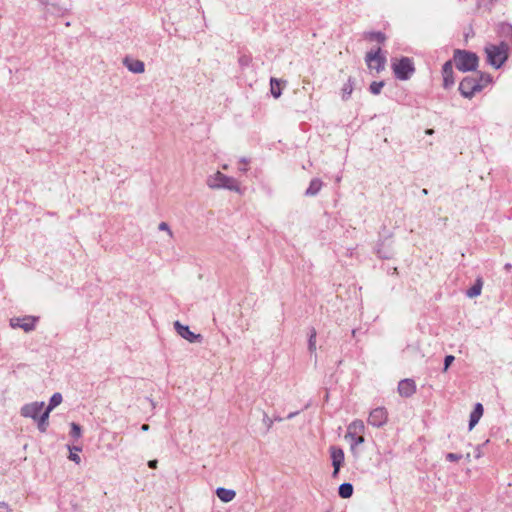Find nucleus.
Here are the masks:
<instances>
[{
	"label": "nucleus",
	"instance_id": "1",
	"mask_svg": "<svg viewBox=\"0 0 512 512\" xmlns=\"http://www.w3.org/2000/svg\"><path fill=\"white\" fill-rule=\"evenodd\" d=\"M206 184L211 189H226L236 193H242L240 183L235 178L227 176L220 171L208 176Z\"/></svg>",
	"mask_w": 512,
	"mask_h": 512
},
{
	"label": "nucleus",
	"instance_id": "2",
	"mask_svg": "<svg viewBox=\"0 0 512 512\" xmlns=\"http://www.w3.org/2000/svg\"><path fill=\"white\" fill-rule=\"evenodd\" d=\"M453 61L459 71H474L478 67V56L470 51L456 49L453 55Z\"/></svg>",
	"mask_w": 512,
	"mask_h": 512
},
{
	"label": "nucleus",
	"instance_id": "3",
	"mask_svg": "<svg viewBox=\"0 0 512 512\" xmlns=\"http://www.w3.org/2000/svg\"><path fill=\"white\" fill-rule=\"evenodd\" d=\"M484 50L487 56V62L496 69L500 68L507 60L508 46L504 42L498 45L487 44Z\"/></svg>",
	"mask_w": 512,
	"mask_h": 512
},
{
	"label": "nucleus",
	"instance_id": "4",
	"mask_svg": "<svg viewBox=\"0 0 512 512\" xmlns=\"http://www.w3.org/2000/svg\"><path fill=\"white\" fill-rule=\"evenodd\" d=\"M365 425L360 419L352 421L347 427L345 438L350 441L351 450L365 442L364 438Z\"/></svg>",
	"mask_w": 512,
	"mask_h": 512
},
{
	"label": "nucleus",
	"instance_id": "5",
	"mask_svg": "<svg viewBox=\"0 0 512 512\" xmlns=\"http://www.w3.org/2000/svg\"><path fill=\"white\" fill-rule=\"evenodd\" d=\"M392 70L397 79L408 80L413 75L415 68L410 58L403 57L399 60H392Z\"/></svg>",
	"mask_w": 512,
	"mask_h": 512
},
{
	"label": "nucleus",
	"instance_id": "6",
	"mask_svg": "<svg viewBox=\"0 0 512 512\" xmlns=\"http://www.w3.org/2000/svg\"><path fill=\"white\" fill-rule=\"evenodd\" d=\"M483 88L484 85L475 77H465L459 85V91L465 98H472L476 92Z\"/></svg>",
	"mask_w": 512,
	"mask_h": 512
},
{
	"label": "nucleus",
	"instance_id": "7",
	"mask_svg": "<svg viewBox=\"0 0 512 512\" xmlns=\"http://www.w3.org/2000/svg\"><path fill=\"white\" fill-rule=\"evenodd\" d=\"M366 64L371 71L381 72L385 68L386 57L381 54V49L369 51L365 57Z\"/></svg>",
	"mask_w": 512,
	"mask_h": 512
},
{
	"label": "nucleus",
	"instance_id": "8",
	"mask_svg": "<svg viewBox=\"0 0 512 512\" xmlns=\"http://www.w3.org/2000/svg\"><path fill=\"white\" fill-rule=\"evenodd\" d=\"M37 320L38 317L34 316L15 317L10 319V326L12 328H21L25 332H31L35 329Z\"/></svg>",
	"mask_w": 512,
	"mask_h": 512
},
{
	"label": "nucleus",
	"instance_id": "9",
	"mask_svg": "<svg viewBox=\"0 0 512 512\" xmlns=\"http://www.w3.org/2000/svg\"><path fill=\"white\" fill-rule=\"evenodd\" d=\"M388 413L385 408L377 407L373 409L368 417V423L374 427H382L387 423Z\"/></svg>",
	"mask_w": 512,
	"mask_h": 512
},
{
	"label": "nucleus",
	"instance_id": "10",
	"mask_svg": "<svg viewBox=\"0 0 512 512\" xmlns=\"http://www.w3.org/2000/svg\"><path fill=\"white\" fill-rule=\"evenodd\" d=\"M44 405V402L38 401L25 404L21 407L20 414L25 418H31L36 421L39 414L42 412Z\"/></svg>",
	"mask_w": 512,
	"mask_h": 512
},
{
	"label": "nucleus",
	"instance_id": "11",
	"mask_svg": "<svg viewBox=\"0 0 512 512\" xmlns=\"http://www.w3.org/2000/svg\"><path fill=\"white\" fill-rule=\"evenodd\" d=\"M330 456H331L332 466H333L332 476L337 477L339 470L344 463V459H345L344 451L340 447L331 446L330 447Z\"/></svg>",
	"mask_w": 512,
	"mask_h": 512
},
{
	"label": "nucleus",
	"instance_id": "12",
	"mask_svg": "<svg viewBox=\"0 0 512 512\" xmlns=\"http://www.w3.org/2000/svg\"><path fill=\"white\" fill-rule=\"evenodd\" d=\"M174 328L183 339L189 341L190 343L200 342L202 339L201 334H195L194 332L190 331L188 326L181 324L179 321L174 322Z\"/></svg>",
	"mask_w": 512,
	"mask_h": 512
},
{
	"label": "nucleus",
	"instance_id": "13",
	"mask_svg": "<svg viewBox=\"0 0 512 512\" xmlns=\"http://www.w3.org/2000/svg\"><path fill=\"white\" fill-rule=\"evenodd\" d=\"M453 64L452 61L449 60L444 63L442 67V76H443V86L444 88H449L454 85V76H453Z\"/></svg>",
	"mask_w": 512,
	"mask_h": 512
},
{
	"label": "nucleus",
	"instance_id": "14",
	"mask_svg": "<svg viewBox=\"0 0 512 512\" xmlns=\"http://www.w3.org/2000/svg\"><path fill=\"white\" fill-rule=\"evenodd\" d=\"M415 391L416 385L412 379H403L398 384V392L403 397H410Z\"/></svg>",
	"mask_w": 512,
	"mask_h": 512
},
{
	"label": "nucleus",
	"instance_id": "15",
	"mask_svg": "<svg viewBox=\"0 0 512 512\" xmlns=\"http://www.w3.org/2000/svg\"><path fill=\"white\" fill-rule=\"evenodd\" d=\"M123 64L132 73L141 74L145 71L144 62L141 60L126 57L123 60Z\"/></svg>",
	"mask_w": 512,
	"mask_h": 512
},
{
	"label": "nucleus",
	"instance_id": "16",
	"mask_svg": "<svg viewBox=\"0 0 512 512\" xmlns=\"http://www.w3.org/2000/svg\"><path fill=\"white\" fill-rule=\"evenodd\" d=\"M217 497L225 503L231 502L236 497V492L232 489L219 487L216 489Z\"/></svg>",
	"mask_w": 512,
	"mask_h": 512
},
{
	"label": "nucleus",
	"instance_id": "17",
	"mask_svg": "<svg viewBox=\"0 0 512 512\" xmlns=\"http://www.w3.org/2000/svg\"><path fill=\"white\" fill-rule=\"evenodd\" d=\"M482 415H483V406H482V404L477 403L474 407V410L470 414L469 430H472L474 428V426L479 422Z\"/></svg>",
	"mask_w": 512,
	"mask_h": 512
},
{
	"label": "nucleus",
	"instance_id": "18",
	"mask_svg": "<svg viewBox=\"0 0 512 512\" xmlns=\"http://www.w3.org/2000/svg\"><path fill=\"white\" fill-rule=\"evenodd\" d=\"M323 186V182L319 178H314L310 181L309 187L305 191L308 197L316 196Z\"/></svg>",
	"mask_w": 512,
	"mask_h": 512
},
{
	"label": "nucleus",
	"instance_id": "19",
	"mask_svg": "<svg viewBox=\"0 0 512 512\" xmlns=\"http://www.w3.org/2000/svg\"><path fill=\"white\" fill-rule=\"evenodd\" d=\"M482 287H483V280L481 277H478L476 279L474 285L466 291V296L469 298H475V297L479 296L481 294Z\"/></svg>",
	"mask_w": 512,
	"mask_h": 512
},
{
	"label": "nucleus",
	"instance_id": "20",
	"mask_svg": "<svg viewBox=\"0 0 512 512\" xmlns=\"http://www.w3.org/2000/svg\"><path fill=\"white\" fill-rule=\"evenodd\" d=\"M50 413L51 412H48V409L46 408L44 412L39 414L36 422H37V427L40 432H46L48 425H49L48 419H49Z\"/></svg>",
	"mask_w": 512,
	"mask_h": 512
},
{
	"label": "nucleus",
	"instance_id": "21",
	"mask_svg": "<svg viewBox=\"0 0 512 512\" xmlns=\"http://www.w3.org/2000/svg\"><path fill=\"white\" fill-rule=\"evenodd\" d=\"M338 492L340 497L344 499L350 498L353 494V486L350 483H343L339 486Z\"/></svg>",
	"mask_w": 512,
	"mask_h": 512
},
{
	"label": "nucleus",
	"instance_id": "22",
	"mask_svg": "<svg viewBox=\"0 0 512 512\" xmlns=\"http://www.w3.org/2000/svg\"><path fill=\"white\" fill-rule=\"evenodd\" d=\"M270 91L274 98L281 96L280 81L277 78H271Z\"/></svg>",
	"mask_w": 512,
	"mask_h": 512
},
{
	"label": "nucleus",
	"instance_id": "23",
	"mask_svg": "<svg viewBox=\"0 0 512 512\" xmlns=\"http://www.w3.org/2000/svg\"><path fill=\"white\" fill-rule=\"evenodd\" d=\"M63 398L60 393H54L49 401V404L47 406L48 412H51L54 408H56L58 405L61 404Z\"/></svg>",
	"mask_w": 512,
	"mask_h": 512
},
{
	"label": "nucleus",
	"instance_id": "24",
	"mask_svg": "<svg viewBox=\"0 0 512 512\" xmlns=\"http://www.w3.org/2000/svg\"><path fill=\"white\" fill-rule=\"evenodd\" d=\"M352 92H353V82H352L351 78H349L347 83H345L342 88V98L344 100L348 99L350 97V95L352 94Z\"/></svg>",
	"mask_w": 512,
	"mask_h": 512
},
{
	"label": "nucleus",
	"instance_id": "25",
	"mask_svg": "<svg viewBox=\"0 0 512 512\" xmlns=\"http://www.w3.org/2000/svg\"><path fill=\"white\" fill-rule=\"evenodd\" d=\"M69 450H70V455H69V459L73 462H75L76 464H79L80 461H81V458L80 456L78 455L77 452H79L81 449L79 447H70L69 446Z\"/></svg>",
	"mask_w": 512,
	"mask_h": 512
},
{
	"label": "nucleus",
	"instance_id": "26",
	"mask_svg": "<svg viewBox=\"0 0 512 512\" xmlns=\"http://www.w3.org/2000/svg\"><path fill=\"white\" fill-rule=\"evenodd\" d=\"M308 348L311 352L316 350V330L314 328L311 329L308 341Z\"/></svg>",
	"mask_w": 512,
	"mask_h": 512
},
{
	"label": "nucleus",
	"instance_id": "27",
	"mask_svg": "<svg viewBox=\"0 0 512 512\" xmlns=\"http://www.w3.org/2000/svg\"><path fill=\"white\" fill-rule=\"evenodd\" d=\"M384 87V82L383 81H374L371 83L370 85V91L372 94L374 95H378L380 92H381V89Z\"/></svg>",
	"mask_w": 512,
	"mask_h": 512
},
{
	"label": "nucleus",
	"instance_id": "28",
	"mask_svg": "<svg viewBox=\"0 0 512 512\" xmlns=\"http://www.w3.org/2000/svg\"><path fill=\"white\" fill-rule=\"evenodd\" d=\"M70 426H71V432H70L71 436L74 437V438L81 437V433H82L81 427L78 424L74 423V422H72L70 424Z\"/></svg>",
	"mask_w": 512,
	"mask_h": 512
},
{
	"label": "nucleus",
	"instance_id": "29",
	"mask_svg": "<svg viewBox=\"0 0 512 512\" xmlns=\"http://www.w3.org/2000/svg\"><path fill=\"white\" fill-rule=\"evenodd\" d=\"M39 3L43 6L45 13H50L51 9L58 10V7L54 4L51 5V8L49 7V0H39Z\"/></svg>",
	"mask_w": 512,
	"mask_h": 512
},
{
	"label": "nucleus",
	"instance_id": "30",
	"mask_svg": "<svg viewBox=\"0 0 512 512\" xmlns=\"http://www.w3.org/2000/svg\"><path fill=\"white\" fill-rule=\"evenodd\" d=\"M158 229L161 231H166L170 238L173 237V232L171 231L169 225L166 222H161L158 226Z\"/></svg>",
	"mask_w": 512,
	"mask_h": 512
},
{
	"label": "nucleus",
	"instance_id": "31",
	"mask_svg": "<svg viewBox=\"0 0 512 512\" xmlns=\"http://www.w3.org/2000/svg\"><path fill=\"white\" fill-rule=\"evenodd\" d=\"M462 455L461 454H457V453H448L446 455V459L450 462H455V461H459L460 459H462Z\"/></svg>",
	"mask_w": 512,
	"mask_h": 512
},
{
	"label": "nucleus",
	"instance_id": "32",
	"mask_svg": "<svg viewBox=\"0 0 512 512\" xmlns=\"http://www.w3.org/2000/svg\"><path fill=\"white\" fill-rule=\"evenodd\" d=\"M239 162L241 163V166L239 167V171L241 172H247L249 160L245 157L240 158Z\"/></svg>",
	"mask_w": 512,
	"mask_h": 512
},
{
	"label": "nucleus",
	"instance_id": "33",
	"mask_svg": "<svg viewBox=\"0 0 512 512\" xmlns=\"http://www.w3.org/2000/svg\"><path fill=\"white\" fill-rule=\"evenodd\" d=\"M480 83L484 85V87L491 82V76L489 74H481L479 78H477Z\"/></svg>",
	"mask_w": 512,
	"mask_h": 512
},
{
	"label": "nucleus",
	"instance_id": "34",
	"mask_svg": "<svg viewBox=\"0 0 512 512\" xmlns=\"http://www.w3.org/2000/svg\"><path fill=\"white\" fill-rule=\"evenodd\" d=\"M454 356L453 355H447L444 359V371H447V369L449 368V366L452 364V362L454 361Z\"/></svg>",
	"mask_w": 512,
	"mask_h": 512
},
{
	"label": "nucleus",
	"instance_id": "35",
	"mask_svg": "<svg viewBox=\"0 0 512 512\" xmlns=\"http://www.w3.org/2000/svg\"><path fill=\"white\" fill-rule=\"evenodd\" d=\"M371 37L376 39L379 42H383L385 40V36L382 33H380V32L372 33Z\"/></svg>",
	"mask_w": 512,
	"mask_h": 512
},
{
	"label": "nucleus",
	"instance_id": "36",
	"mask_svg": "<svg viewBox=\"0 0 512 512\" xmlns=\"http://www.w3.org/2000/svg\"><path fill=\"white\" fill-rule=\"evenodd\" d=\"M263 421L267 425L268 428L272 427L273 422L266 414L264 415Z\"/></svg>",
	"mask_w": 512,
	"mask_h": 512
},
{
	"label": "nucleus",
	"instance_id": "37",
	"mask_svg": "<svg viewBox=\"0 0 512 512\" xmlns=\"http://www.w3.org/2000/svg\"><path fill=\"white\" fill-rule=\"evenodd\" d=\"M482 456V450H481V447L480 446H477L475 448V453H474V457L475 458H480Z\"/></svg>",
	"mask_w": 512,
	"mask_h": 512
},
{
	"label": "nucleus",
	"instance_id": "38",
	"mask_svg": "<svg viewBox=\"0 0 512 512\" xmlns=\"http://www.w3.org/2000/svg\"><path fill=\"white\" fill-rule=\"evenodd\" d=\"M157 464H158L157 460H150V461H148V466L151 469L157 468Z\"/></svg>",
	"mask_w": 512,
	"mask_h": 512
},
{
	"label": "nucleus",
	"instance_id": "39",
	"mask_svg": "<svg viewBox=\"0 0 512 512\" xmlns=\"http://www.w3.org/2000/svg\"><path fill=\"white\" fill-rule=\"evenodd\" d=\"M0 507L6 509L8 512L12 511V509L6 502H0Z\"/></svg>",
	"mask_w": 512,
	"mask_h": 512
},
{
	"label": "nucleus",
	"instance_id": "40",
	"mask_svg": "<svg viewBox=\"0 0 512 512\" xmlns=\"http://www.w3.org/2000/svg\"><path fill=\"white\" fill-rule=\"evenodd\" d=\"M141 430H142V431H148V430H149V425H148V424H143V425L141 426Z\"/></svg>",
	"mask_w": 512,
	"mask_h": 512
},
{
	"label": "nucleus",
	"instance_id": "41",
	"mask_svg": "<svg viewBox=\"0 0 512 512\" xmlns=\"http://www.w3.org/2000/svg\"><path fill=\"white\" fill-rule=\"evenodd\" d=\"M465 460H466L467 462H470V461H471V454H470V453H467V454L465 455Z\"/></svg>",
	"mask_w": 512,
	"mask_h": 512
},
{
	"label": "nucleus",
	"instance_id": "42",
	"mask_svg": "<svg viewBox=\"0 0 512 512\" xmlns=\"http://www.w3.org/2000/svg\"><path fill=\"white\" fill-rule=\"evenodd\" d=\"M296 414H297V412L290 413V414L288 415V417H287V418H288V419H291V418H293Z\"/></svg>",
	"mask_w": 512,
	"mask_h": 512
},
{
	"label": "nucleus",
	"instance_id": "43",
	"mask_svg": "<svg viewBox=\"0 0 512 512\" xmlns=\"http://www.w3.org/2000/svg\"><path fill=\"white\" fill-rule=\"evenodd\" d=\"M511 267H512V266H511V264H509V263L505 265V269H507V270L511 269Z\"/></svg>",
	"mask_w": 512,
	"mask_h": 512
},
{
	"label": "nucleus",
	"instance_id": "44",
	"mask_svg": "<svg viewBox=\"0 0 512 512\" xmlns=\"http://www.w3.org/2000/svg\"><path fill=\"white\" fill-rule=\"evenodd\" d=\"M222 168H223L224 170H227V169H228V165H227V164H223V165H222Z\"/></svg>",
	"mask_w": 512,
	"mask_h": 512
},
{
	"label": "nucleus",
	"instance_id": "45",
	"mask_svg": "<svg viewBox=\"0 0 512 512\" xmlns=\"http://www.w3.org/2000/svg\"><path fill=\"white\" fill-rule=\"evenodd\" d=\"M426 133H427V134H432V133H433V130H432V129H428V130L426 131Z\"/></svg>",
	"mask_w": 512,
	"mask_h": 512
},
{
	"label": "nucleus",
	"instance_id": "46",
	"mask_svg": "<svg viewBox=\"0 0 512 512\" xmlns=\"http://www.w3.org/2000/svg\"><path fill=\"white\" fill-rule=\"evenodd\" d=\"M428 191L426 189H423V194H427Z\"/></svg>",
	"mask_w": 512,
	"mask_h": 512
},
{
	"label": "nucleus",
	"instance_id": "47",
	"mask_svg": "<svg viewBox=\"0 0 512 512\" xmlns=\"http://www.w3.org/2000/svg\"><path fill=\"white\" fill-rule=\"evenodd\" d=\"M507 28L512 31V26H508Z\"/></svg>",
	"mask_w": 512,
	"mask_h": 512
}]
</instances>
